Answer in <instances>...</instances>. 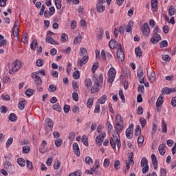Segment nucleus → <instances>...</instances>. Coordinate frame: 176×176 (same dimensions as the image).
Listing matches in <instances>:
<instances>
[{
  "instance_id": "obj_1",
  "label": "nucleus",
  "mask_w": 176,
  "mask_h": 176,
  "mask_svg": "<svg viewBox=\"0 0 176 176\" xmlns=\"http://www.w3.org/2000/svg\"><path fill=\"white\" fill-rule=\"evenodd\" d=\"M103 80L104 77L102 76V74H100L98 77L94 76L93 81L94 82V84L91 89V93H98V91H100V89L101 88V86H102Z\"/></svg>"
},
{
  "instance_id": "obj_2",
  "label": "nucleus",
  "mask_w": 176,
  "mask_h": 176,
  "mask_svg": "<svg viewBox=\"0 0 176 176\" xmlns=\"http://www.w3.org/2000/svg\"><path fill=\"white\" fill-rule=\"evenodd\" d=\"M110 145L113 149H116V145L118 149H120L122 144L120 143V136L119 133L113 134V138H110Z\"/></svg>"
},
{
  "instance_id": "obj_3",
  "label": "nucleus",
  "mask_w": 176,
  "mask_h": 176,
  "mask_svg": "<svg viewBox=\"0 0 176 176\" xmlns=\"http://www.w3.org/2000/svg\"><path fill=\"white\" fill-rule=\"evenodd\" d=\"M159 32V26H155L153 30V36L151 38V42L155 45L158 43L160 41H162V36L157 34Z\"/></svg>"
},
{
  "instance_id": "obj_4",
  "label": "nucleus",
  "mask_w": 176,
  "mask_h": 176,
  "mask_svg": "<svg viewBox=\"0 0 176 176\" xmlns=\"http://www.w3.org/2000/svg\"><path fill=\"white\" fill-rule=\"evenodd\" d=\"M12 69L9 71L10 75H13V74L17 72L21 68V61L20 60H16L12 63Z\"/></svg>"
},
{
  "instance_id": "obj_5",
  "label": "nucleus",
  "mask_w": 176,
  "mask_h": 176,
  "mask_svg": "<svg viewBox=\"0 0 176 176\" xmlns=\"http://www.w3.org/2000/svg\"><path fill=\"white\" fill-rule=\"evenodd\" d=\"M118 48L117 50V58L120 63L124 61V52H123V48H122L121 44H118Z\"/></svg>"
},
{
  "instance_id": "obj_6",
  "label": "nucleus",
  "mask_w": 176,
  "mask_h": 176,
  "mask_svg": "<svg viewBox=\"0 0 176 176\" xmlns=\"http://www.w3.org/2000/svg\"><path fill=\"white\" fill-rule=\"evenodd\" d=\"M141 167H142V173L143 174H146L149 171V165H148V160L143 157L141 160Z\"/></svg>"
},
{
  "instance_id": "obj_7",
  "label": "nucleus",
  "mask_w": 176,
  "mask_h": 176,
  "mask_svg": "<svg viewBox=\"0 0 176 176\" xmlns=\"http://www.w3.org/2000/svg\"><path fill=\"white\" fill-rule=\"evenodd\" d=\"M108 74L109 78L107 82H109V83H112L115 80V77L116 76V69L113 67H111Z\"/></svg>"
},
{
  "instance_id": "obj_8",
  "label": "nucleus",
  "mask_w": 176,
  "mask_h": 176,
  "mask_svg": "<svg viewBox=\"0 0 176 176\" xmlns=\"http://www.w3.org/2000/svg\"><path fill=\"white\" fill-rule=\"evenodd\" d=\"M142 32L146 38L151 35V29L149 28V25L148 23H145L142 26Z\"/></svg>"
},
{
  "instance_id": "obj_9",
  "label": "nucleus",
  "mask_w": 176,
  "mask_h": 176,
  "mask_svg": "<svg viewBox=\"0 0 176 176\" xmlns=\"http://www.w3.org/2000/svg\"><path fill=\"white\" fill-rule=\"evenodd\" d=\"M134 131V124H131L129 128L126 130V137L128 140H131L133 138Z\"/></svg>"
},
{
  "instance_id": "obj_10",
  "label": "nucleus",
  "mask_w": 176,
  "mask_h": 176,
  "mask_svg": "<svg viewBox=\"0 0 176 176\" xmlns=\"http://www.w3.org/2000/svg\"><path fill=\"white\" fill-rule=\"evenodd\" d=\"M32 78L36 86H41L42 85V78L38 76V73H32Z\"/></svg>"
},
{
  "instance_id": "obj_11",
  "label": "nucleus",
  "mask_w": 176,
  "mask_h": 176,
  "mask_svg": "<svg viewBox=\"0 0 176 176\" xmlns=\"http://www.w3.org/2000/svg\"><path fill=\"white\" fill-rule=\"evenodd\" d=\"M105 137H107V134L105 133L97 136L96 139V145L101 146V145H102V142H104V140H105Z\"/></svg>"
},
{
  "instance_id": "obj_12",
  "label": "nucleus",
  "mask_w": 176,
  "mask_h": 176,
  "mask_svg": "<svg viewBox=\"0 0 176 176\" xmlns=\"http://www.w3.org/2000/svg\"><path fill=\"white\" fill-rule=\"evenodd\" d=\"M89 61V56L88 55H85L84 56H82V58L81 59H78V67H83V65H85V64H86L87 62Z\"/></svg>"
},
{
  "instance_id": "obj_13",
  "label": "nucleus",
  "mask_w": 176,
  "mask_h": 176,
  "mask_svg": "<svg viewBox=\"0 0 176 176\" xmlns=\"http://www.w3.org/2000/svg\"><path fill=\"white\" fill-rule=\"evenodd\" d=\"M176 89L175 88H168V87H164L162 90V94H171V93H175Z\"/></svg>"
},
{
  "instance_id": "obj_14",
  "label": "nucleus",
  "mask_w": 176,
  "mask_h": 176,
  "mask_svg": "<svg viewBox=\"0 0 176 176\" xmlns=\"http://www.w3.org/2000/svg\"><path fill=\"white\" fill-rule=\"evenodd\" d=\"M102 3H105V2L98 1L96 8L98 13H101V12H104V10H105V6H103Z\"/></svg>"
},
{
  "instance_id": "obj_15",
  "label": "nucleus",
  "mask_w": 176,
  "mask_h": 176,
  "mask_svg": "<svg viewBox=\"0 0 176 176\" xmlns=\"http://www.w3.org/2000/svg\"><path fill=\"white\" fill-rule=\"evenodd\" d=\"M73 149L75 155H76L77 156H80V151L79 150V145L78 144V143L74 142L73 144Z\"/></svg>"
},
{
  "instance_id": "obj_16",
  "label": "nucleus",
  "mask_w": 176,
  "mask_h": 176,
  "mask_svg": "<svg viewBox=\"0 0 176 176\" xmlns=\"http://www.w3.org/2000/svg\"><path fill=\"white\" fill-rule=\"evenodd\" d=\"M152 164L155 170L157 169V158L155 154L151 155Z\"/></svg>"
},
{
  "instance_id": "obj_17",
  "label": "nucleus",
  "mask_w": 176,
  "mask_h": 176,
  "mask_svg": "<svg viewBox=\"0 0 176 176\" xmlns=\"http://www.w3.org/2000/svg\"><path fill=\"white\" fill-rule=\"evenodd\" d=\"M45 41L46 42H47V43H50L51 45H58V43L54 41V39H53V37L50 36H47Z\"/></svg>"
},
{
  "instance_id": "obj_18",
  "label": "nucleus",
  "mask_w": 176,
  "mask_h": 176,
  "mask_svg": "<svg viewBox=\"0 0 176 176\" xmlns=\"http://www.w3.org/2000/svg\"><path fill=\"white\" fill-rule=\"evenodd\" d=\"M158 149L160 154L162 155V156H164V155L166 154V145L160 144Z\"/></svg>"
},
{
  "instance_id": "obj_19",
  "label": "nucleus",
  "mask_w": 176,
  "mask_h": 176,
  "mask_svg": "<svg viewBox=\"0 0 176 176\" xmlns=\"http://www.w3.org/2000/svg\"><path fill=\"white\" fill-rule=\"evenodd\" d=\"M133 27H134V21H130L126 26V32H131V30H133Z\"/></svg>"
},
{
  "instance_id": "obj_20",
  "label": "nucleus",
  "mask_w": 176,
  "mask_h": 176,
  "mask_svg": "<svg viewBox=\"0 0 176 176\" xmlns=\"http://www.w3.org/2000/svg\"><path fill=\"white\" fill-rule=\"evenodd\" d=\"M163 102H164V100H163V96L160 95L156 102L157 108H159V107H162Z\"/></svg>"
},
{
  "instance_id": "obj_21",
  "label": "nucleus",
  "mask_w": 176,
  "mask_h": 176,
  "mask_svg": "<svg viewBox=\"0 0 176 176\" xmlns=\"http://www.w3.org/2000/svg\"><path fill=\"white\" fill-rule=\"evenodd\" d=\"M25 105H27V101L25 100H20L19 102V109L23 111L25 108Z\"/></svg>"
},
{
  "instance_id": "obj_22",
  "label": "nucleus",
  "mask_w": 176,
  "mask_h": 176,
  "mask_svg": "<svg viewBox=\"0 0 176 176\" xmlns=\"http://www.w3.org/2000/svg\"><path fill=\"white\" fill-rule=\"evenodd\" d=\"M97 168H100V162L98 161H96L94 167L90 168L92 174H94V173H96Z\"/></svg>"
},
{
  "instance_id": "obj_23",
  "label": "nucleus",
  "mask_w": 176,
  "mask_h": 176,
  "mask_svg": "<svg viewBox=\"0 0 176 176\" xmlns=\"http://www.w3.org/2000/svg\"><path fill=\"white\" fill-rule=\"evenodd\" d=\"M45 126H47L49 127H52L54 126V123L53 122V120L50 118H47L45 120Z\"/></svg>"
},
{
  "instance_id": "obj_24",
  "label": "nucleus",
  "mask_w": 176,
  "mask_h": 176,
  "mask_svg": "<svg viewBox=\"0 0 176 176\" xmlns=\"http://www.w3.org/2000/svg\"><path fill=\"white\" fill-rule=\"evenodd\" d=\"M60 41L63 43H65V42H68V35L65 33H63L61 34Z\"/></svg>"
},
{
  "instance_id": "obj_25",
  "label": "nucleus",
  "mask_w": 176,
  "mask_h": 176,
  "mask_svg": "<svg viewBox=\"0 0 176 176\" xmlns=\"http://www.w3.org/2000/svg\"><path fill=\"white\" fill-rule=\"evenodd\" d=\"M81 141L85 146H89V139L87 138V136L82 135Z\"/></svg>"
},
{
  "instance_id": "obj_26",
  "label": "nucleus",
  "mask_w": 176,
  "mask_h": 176,
  "mask_svg": "<svg viewBox=\"0 0 176 176\" xmlns=\"http://www.w3.org/2000/svg\"><path fill=\"white\" fill-rule=\"evenodd\" d=\"M116 45H118V42H116V41L111 40L109 43V47H110V49H115V47H116Z\"/></svg>"
},
{
  "instance_id": "obj_27",
  "label": "nucleus",
  "mask_w": 176,
  "mask_h": 176,
  "mask_svg": "<svg viewBox=\"0 0 176 176\" xmlns=\"http://www.w3.org/2000/svg\"><path fill=\"white\" fill-rule=\"evenodd\" d=\"M149 80L151 82V83H153L156 80V74H155L154 72H151V73L149 75Z\"/></svg>"
},
{
  "instance_id": "obj_28",
  "label": "nucleus",
  "mask_w": 176,
  "mask_h": 176,
  "mask_svg": "<svg viewBox=\"0 0 176 176\" xmlns=\"http://www.w3.org/2000/svg\"><path fill=\"white\" fill-rule=\"evenodd\" d=\"M82 42V36L80 34L78 35L76 37H75L74 40V45H78Z\"/></svg>"
},
{
  "instance_id": "obj_29",
  "label": "nucleus",
  "mask_w": 176,
  "mask_h": 176,
  "mask_svg": "<svg viewBox=\"0 0 176 176\" xmlns=\"http://www.w3.org/2000/svg\"><path fill=\"white\" fill-rule=\"evenodd\" d=\"M107 96L106 95H103L98 100V102L99 104H104V102H107Z\"/></svg>"
},
{
  "instance_id": "obj_30",
  "label": "nucleus",
  "mask_w": 176,
  "mask_h": 176,
  "mask_svg": "<svg viewBox=\"0 0 176 176\" xmlns=\"http://www.w3.org/2000/svg\"><path fill=\"white\" fill-rule=\"evenodd\" d=\"M8 119H9V120H10V122H16V120H17V116H16V114L12 113L9 115Z\"/></svg>"
},
{
  "instance_id": "obj_31",
  "label": "nucleus",
  "mask_w": 176,
  "mask_h": 176,
  "mask_svg": "<svg viewBox=\"0 0 176 176\" xmlns=\"http://www.w3.org/2000/svg\"><path fill=\"white\" fill-rule=\"evenodd\" d=\"M135 53L137 57H141L142 56V50L140 47H137L135 50Z\"/></svg>"
},
{
  "instance_id": "obj_32",
  "label": "nucleus",
  "mask_w": 176,
  "mask_h": 176,
  "mask_svg": "<svg viewBox=\"0 0 176 176\" xmlns=\"http://www.w3.org/2000/svg\"><path fill=\"white\" fill-rule=\"evenodd\" d=\"M26 166H27L28 170H30V171H32V170H34V165L32 164V162L27 160H26Z\"/></svg>"
},
{
  "instance_id": "obj_33",
  "label": "nucleus",
  "mask_w": 176,
  "mask_h": 176,
  "mask_svg": "<svg viewBox=\"0 0 176 176\" xmlns=\"http://www.w3.org/2000/svg\"><path fill=\"white\" fill-rule=\"evenodd\" d=\"M99 67H100V65H99L98 62H95L91 68V71H92L93 74H96V70L98 69Z\"/></svg>"
},
{
  "instance_id": "obj_34",
  "label": "nucleus",
  "mask_w": 176,
  "mask_h": 176,
  "mask_svg": "<svg viewBox=\"0 0 176 176\" xmlns=\"http://www.w3.org/2000/svg\"><path fill=\"white\" fill-rule=\"evenodd\" d=\"M175 13V8H174V6H170L168 9V15L171 17V16H174Z\"/></svg>"
},
{
  "instance_id": "obj_35",
  "label": "nucleus",
  "mask_w": 176,
  "mask_h": 176,
  "mask_svg": "<svg viewBox=\"0 0 176 176\" xmlns=\"http://www.w3.org/2000/svg\"><path fill=\"white\" fill-rule=\"evenodd\" d=\"M36 46H38V41L36 40H33L31 45H30V49L32 50H35L36 49Z\"/></svg>"
},
{
  "instance_id": "obj_36",
  "label": "nucleus",
  "mask_w": 176,
  "mask_h": 176,
  "mask_svg": "<svg viewBox=\"0 0 176 176\" xmlns=\"http://www.w3.org/2000/svg\"><path fill=\"white\" fill-rule=\"evenodd\" d=\"M17 163L21 167H24L25 166V160L23 158H19L17 160Z\"/></svg>"
},
{
  "instance_id": "obj_37",
  "label": "nucleus",
  "mask_w": 176,
  "mask_h": 176,
  "mask_svg": "<svg viewBox=\"0 0 176 176\" xmlns=\"http://www.w3.org/2000/svg\"><path fill=\"white\" fill-rule=\"evenodd\" d=\"M35 93V91L32 89H28L25 91V94L28 97H31V96H33V94Z\"/></svg>"
},
{
  "instance_id": "obj_38",
  "label": "nucleus",
  "mask_w": 176,
  "mask_h": 176,
  "mask_svg": "<svg viewBox=\"0 0 176 176\" xmlns=\"http://www.w3.org/2000/svg\"><path fill=\"white\" fill-rule=\"evenodd\" d=\"M80 56H87V50L85 47H82L80 49Z\"/></svg>"
},
{
  "instance_id": "obj_39",
  "label": "nucleus",
  "mask_w": 176,
  "mask_h": 176,
  "mask_svg": "<svg viewBox=\"0 0 176 176\" xmlns=\"http://www.w3.org/2000/svg\"><path fill=\"white\" fill-rule=\"evenodd\" d=\"M144 138L143 135H140L138 138V144L139 146H142V144H144Z\"/></svg>"
},
{
  "instance_id": "obj_40",
  "label": "nucleus",
  "mask_w": 176,
  "mask_h": 176,
  "mask_svg": "<svg viewBox=\"0 0 176 176\" xmlns=\"http://www.w3.org/2000/svg\"><path fill=\"white\" fill-rule=\"evenodd\" d=\"M3 165L5 168H6V170H10V168H12V163H10V162L9 161H6L3 163Z\"/></svg>"
},
{
  "instance_id": "obj_41",
  "label": "nucleus",
  "mask_w": 176,
  "mask_h": 176,
  "mask_svg": "<svg viewBox=\"0 0 176 176\" xmlns=\"http://www.w3.org/2000/svg\"><path fill=\"white\" fill-rule=\"evenodd\" d=\"M31 148L29 146H24L22 147V153H30V151Z\"/></svg>"
},
{
  "instance_id": "obj_42",
  "label": "nucleus",
  "mask_w": 176,
  "mask_h": 176,
  "mask_svg": "<svg viewBox=\"0 0 176 176\" xmlns=\"http://www.w3.org/2000/svg\"><path fill=\"white\" fill-rule=\"evenodd\" d=\"M116 124H123V120L122 119V116L120 115H118L116 116Z\"/></svg>"
},
{
  "instance_id": "obj_43",
  "label": "nucleus",
  "mask_w": 176,
  "mask_h": 176,
  "mask_svg": "<svg viewBox=\"0 0 176 176\" xmlns=\"http://www.w3.org/2000/svg\"><path fill=\"white\" fill-rule=\"evenodd\" d=\"M53 109L57 111V112H61V106H60V104L56 103L53 105Z\"/></svg>"
},
{
  "instance_id": "obj_44",
  "label": "nucleus",
  "mask_w": 176,
  "mask_h": 176,
  "mask_svg": "<svg viewBox=\"0 0 176 176\" xmlns=\"http://www.w3.org/2000/svg\"><path fill=\"white\" fill-rule=\"evenodd\" d=\"M116 127L118 133L123 131V124H116Z\"/></svg>"
},
{
  "instance_id": "obj_45",
  "label": "nucleus",
  "mask_w": 176,
  "mask_h": 176,
  "mask_svg": "<svg viewBox=\"0 0 176 176\" xmlns=\"http://www.w3.org/2000/svg\"><path fill=\"white\" fill-rule=\"evenodd\" d=\"M55 2V5L56 6V9H58V10H60V9H61V0H54Z\"/></svg>"
},
{
  "instance_id": "obj_46",
  "label": "nucleus",
  "mask_w": 176,
  "mask_h": 176,
  "mask_svg": "<svg viewBox=\"0 0 176 176\" xmlns=\"http://www.w3.org/2000/svg\"><path fill=\"white\" fill-rule=\"evenodd\" d=\"M114 167L117 171L118 170H120V161L116 160L114 162Z\"/></svg>"
},
{
  "instance_id": "obj_47",
  "label": "nucleus",
  "mask_w": 176,
  "mask_h": 176,
  "mask_svg": "<svg viewBox=\"0 0 176 176\" xmlns=\"http://www.w3.org/2000/svg\"><path fill=\"white\" fill-rule=\"evenodd\" d=\"M141 134V126L140 125H137L136 129L135 130V135L138 136Z\"/></svg>"
},
{
  "instance_id": "obj_48",
  "label": "nucleus",
  "mask_w": 176,
  "mask_h": 176,
  "mask_svg": "<svg viewBox=\"0 0 176 176\" xmlns=\"http://www.w3.org/2000/svg\"><path fill=\"white\" fill-rule=\"evenodd\" d=\"M73 78L74 79H79L80 78V72H79V70H76L74 72Z\"/></svg>"
},
{
  "instance_id": "obj_49",
  "label": "nucleus",
  "mask_w": 176,
  "mask_h": 176,
  "mask_svg": "<svg viewBox=\"0 0 176 176\" xmlns=\"http://www.w3.org/2000/svg\"><path fill=\"white\" fill-rule=\"evenodd\" d=\"M93 102H94V99L93 98H89L87 102V105L88 108H91L93 107Z\"/></svg>"
},
{
  "instance_id": "obj_50",
  "label": "nucleus",
  "mask_w": 176,
  "mask_h": 176,
  "mask_svg": "<svg viewBox=\"0 0 176 176\" xmlns=\"http://www.w3.org/2000/svg\"><path fill=\"white\" fill-rule=\"evenodd\" d=\"M72 98L74 101H79V95L78 92L74 91L72 94Z\"/></svg>"
},
{
  "instance_id": "obj_51",
  "label": "nucleus",
  "mask_w": 176,
  "mask_h": 176,
  "mask_svg": "<svg viewBox=\"0 0 176 176\" xmlns=\"http://www.w3.org/2000/svg\"><path fill=\"white\" fill-rule=\"evenodd\" d=\"M13 36L15 38L19 36V28L14 27L12 31Z\"/></svg>"
},
{
  "instance_id": "obj_52",
  "label": "nucleus",
  "mask_w": 176,
  "mask_h": 176,
  "mask_svg": "<svg viewBox=\"0 0 176 176\" xmlns=\"http://www.w3.org/2000/svg\"><path fill=\"white\" fill-rule=\"evenodd\" d=\"M168 46V43L167 41L164 40L160 43V47L162 49L163 47H167Z\"/></svg>"
},
{
  "instance_id": "obj_53",
  "label": "nucleus",
  "mask_w": 176,
  "mask_h": 176,
  "mask_svg": "<svg viewBox=\"0 0 176 176\" xmlns=\"http://www.w3.org/2000/svg\"><path fill=\"white\" fill-rule=\"evenodd\" d=\"M23 43H28V34L27 33H24L23 37L22 38Z\"/></svg>"
},
{
  "instance_id": "obj_54",
  "label": "nucleus",
  "mask_w": 176,
  "mask_h": 176,
  "mask_svg": "<svg viewBox=\"0 0 176 176\" xmlns=\"http://www.w3.org/2000/svg\"><path fill=\"white\" fill-rule=\"evenodd\" d=\"M85 163L89 166L93 164V159H91L90 157H85Z\"/></svg>"
},
{
  "instance_id": "obj_55",
  "label": "nucleus",
  "mask_w": 176,
  "mask_h": 176,
  "mask_svg": "<svg viewBox=\"0 0 176 176\" xmlns=\"http://www.w3.org/2000/svg\"><path fill=\"white\" fill-rule=\"evenodd\" d=\"M162 60H164V61L169 62L171 60V58L170 57V55L164 54V55H162Z\"/></svg>"
},
{
  "instance_id": "obj_56",
  "label": "nucleus",
  "mask_w": 176,
  "mask_h": 176,
  "mask_svg": "<svg viewBox=\"0 0 176 176\" xmlns=\"http://www.w3.org/2000/svg\"><path fill=\"white\" fill-rule=\"evenodd\" d=\"M162 133H167V124H166L164 120L162 121Z\"/></svg>"
},
{
  "instance_id": "obj_57",
  "label": "nucleus",
  "mask_w": 176,
  "mask_h": 176,
  "mask_svg": "<svg viewBox=\"0 0 176 176\" xmlns=\"http://www.w3.org/2000/svg\"><path fill=\"white\" fill-rule=\"evenodd\" d=\"M62 144H63V140L61 139H56L55 140V145L56 146H57V148H58L59 146H61Z\"/></svg>"
},
{
  "instance_id": "obj_58",
  "label": "nucleus",
  "mask_w": 176,
  "mask_h": 176,
  "mask_svg": "<svg viewBox=\"0 0 176 176\" xmlns=\"http://www.w3.org/2000/svg\"><path fill=\"white\" fill-rule=\"evenodd\" d=\"M119 96H120V98L122 100V101L123 102H124L125 98H124V94H123V89H120L119 90Z\"/></svg>"
},
{
  "instance_id": "obj_59",
  "label": "nucleus",
  "mask_w": 176,
  "mask_h": 176,
  "mask_svg": "<svg viewBox=\"0 0 176 176\" xmlns=\"http://www.w3.org/2000/svg\"><path fill=\"white\" fill-rule=\"evenodd\" d=\"M151 8H153V9H157V0L151 1Z\"/></svg>"
},
{
  "instance_id": "obj_60",
  "label": "nucleus",
  "mask_w": 176,
  "mask_h": 176,
  "mask_svg": "<svg viewBox=\"0 0 176 176\" xmlns=\"http://www.w3.org/2000/svg\"><path fill=\"white\" fill-rule=\"evenodd\" d=\"M156 131H157V125H156L155 124H153L152 131H151L152 135L156 134Z\"/></svg>"
},
{
  "instance_id": "obj_61",
  "label": "nucleus",
  "mask_w": 176,
  "mask_h": 176,
  "mask_svg": "<svg viewBox=\"0 0 176 176\" xmlns=\"http://www.w3.org/2000/svg\"><path fill=\"white\" fill-rule=\"evenodd\" d=\"M49 16H53L54 13L56 12V9L54 8V6H52L49 8Z\"/></svg>"
},
{
  "instance_id": "obj_62",
  "label": "nucleus",
  "mask_w": 176,
  "mask_h": 176,
  "mask_svg": "<svg viewBox=\"0 0 176 176\" xmlns=\"http://www.w3.org/2000/svg\"><path fill=\"white\" fill-rule=\"evenodd\" d=\"M36 65H37V67H42L43 65V59H38L36 62Z\"/></svg>"
},
{
  "instance_id": "obj_63",
  "label": "nucleus",
  "mask_w": 176,
  "mask_h": 176,
  "mask_svg": "<svg viewBox=\"0 0 176 176\" xmlns=\"http://www.w3.org/2000/svg\"><path fill=\"white\" fill-rule=\"evenodd\" d=\"M140 124H142V129H144V127H145V125L146 124V120L142 118L140 119Z\"/></svg>"
},
{
  "instance_id": "obj_64",
  "label": "nucleus",
  "mask_w": 176,
  "mask_h": 176,
  "mask_svg": "<svg viewBox=\"0 0 176 176\" xmlns=\"http://www.w3.org/2000/svg\"><path fill=\"white\" fill-rule=\"evenodd\" d=\"M85 83V86L90 87V86H91V80L90 78H86Z\"/></svg>"
}]
</instances>
